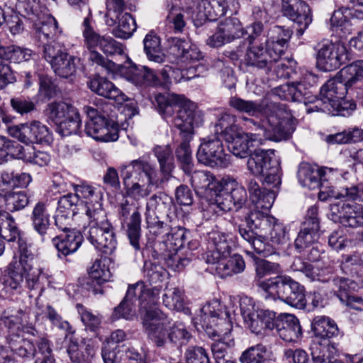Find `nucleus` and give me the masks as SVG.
Instances as JSON below:
<instances>
[{
    "label": "nucleus",
    "instance_id": "obj_41",
    "mask_svg": "<svg viewBox=\"0 0 363 363\" xmlns=\"http://www.w3.org/2000/svg\"><path fill=\"white\" fill-rule=\"evenodd\" d=\"M118 18V26L113 30L112 33L116 38L121 39L130 38L136 30L135 19L128 13H121L116 15Z\"/></svg>",
    "mask_w": 363,
    "mask_h": 363
},
{
    "label": "nucleus",
    "instance_id": "obj_35",
    "mask_svg": "<svg viewBox=\"0 0 363 363\" xmlns=\"http://www.w3.org/2000/svg\"><path fill=\"white\" fill-rule=\"evenodd\" d=\"M210 264L213 265V269L222 278L240 273L245 268V263L242 257L238 254L233 256H230V254L220 256L215 263Z\"/></svg>",
    "mask_w": 363,
    "mask_h": 363
},
{
    "label": "nucleus",
    "instance_id": "obj_18",
    "mask_svg": "<svg viewBox=\"0 0 363 363\" xmlns=\"http://www.w3.org/2000/svg\"><path fill=\"white\" fill-rule=\"evenodd\" d=\"M64 50L65 48H56L54 45H48L43 50V55L57 75L68 78L76 72L77 58L63 51Z\"/></svg>",
    "mask_w": 363,
    "mask_h": 363
},
{
    "label": "nucleus",
    "instance_id": "obj_22",
    "mask_svg": "<svg viewBox=\"0 0 363 363\" xmlns=\"http://www.w3.org/2000/svg\"><path fill=\"white\" fill-rule=\"evenodd\" d=\"M317 216L318 208L311 206L294 242L295 247L298 252H301L318 240L320 225Z\"/></svg>",
    "mask_w": 363,
    "mask_h": 363
},
{
    "label": "nucleus",
    "instance_id": "obj_46",
    "mask_svg": "<svg viewBox=\"0 0 363 363\" xmlns=\"http://www.w3.org/2000/svg\"><path fill=\"white\" fill-rule=\"evenodd\" d=\"M0 235L9 242L14 241L19 235L16 224L10 214L0 208Z\"/></svg>",
    "mask_w": 363,
    "mask_h": 363
},
{
    "label": "nucleus",
    "instance_id": "obj_15",
    "mask_svg": "<svg viewBox=\"0 0 363 363\" xmlns=\"http://www.w3.org/2000/svg\"><path fill=\"white\" fill-rule=\"evenodd\" d=\"M34 37L43 46L54 45L56 48H66L65 35L59 28L57 20L52 16H42L33 25Z\"/></svg>",
    "mask_w": 363,
    "mask_h": 363
},
{
    "label": "nucleus",
    "instance_id": "obj_27",
    "mask_svg": "<svg viewBox=\"0 0 363 363\" xmlns=\"http://www.w3.org/2000/svg\"><path fill=\"white\" fill-rule=\"evenodd\" d=\"M75 201L74 196L66 198L65 196L58 200L55 223L58 229L65 233L72 230V217L77 213H81L73 206V202Z\"/></svg>",
    "mask_w": 363,
    "mask_h": 363
},
{
    "label": "nucleus",
    "instance_id": "obj_64",
    "mask_svg": "<svg viewBox=\"0 0 363 363\" xmlns=\"http://www.w3.org/2000/svg\"><path fill=\"white\" fill-rule=\"evenodd\" d=\"M263 185L267 189H274L281 184L280 167L277 161L265 171Z\"/></svg>",
    "mask_w": 363,
    "mask_h": 363
},
{
    "label": "nucleus",
    "instance_id": "obj_55",
    "mask_svg": "<svg viewBox=\"0 0 363 363\" xmlns=\"http://www.w3.org/2000/svg\"><path fill=\"white\" fill-rule=\"evenodd\" d=\"M154 155L160 164V171L169 174L172 169V150L169 145H157L153 149Z\"/></svg>",
    "mask_w": 363,
    "mask_h": 363
},
{
    "label": "nucleus",
    "instance_id": "obj_39",
    "mask_svg": "<svg viewBox=\"0 0 363 363\" xmlns=\"http://www.w3.org/2000/svg\"><path fill=\"white\" fill-rule=\"evenodd\" d=\"M238 130V125H235V117L229 113H222L218 119V122L214 126V132L217 135L220 136L225 140H230Z\"/></svg>",
    "mask_w": 363,
    "mask_h": 363
},
{
    "label": "nucleus",
    "instance_id": "obj_1",
    "mask_svg": "<svg viewBox=\"0 0 363 363\" xmlns=\"http://www.w3.org/2000/svg\"><path fill=\"white\" fill-rule=\"evenodd\" d=\"M247 126L257 133H245L238 130L230 140L229 148L236 157L245 158L249 155L250 147L262 145L264 140L276 142L289 139L295 130L291 112L283 104L268 106L266 117L261 123L244 118Z\"/></svg>",
    "mask_w": 363,
    "mask_h": 363
},
{
    "label": "nucleus",
    "instance_id": "obj_37",
    "mask_svg": "<svg viewBox=\"0 0 363 363\" xmlns=\"http://www.w3.org/2000/svg\"><path fill=\"white\" fill-rule=\"evenodd\" d=\"M122 228L125 231L130 245L135 250L140 249L141 216L138 210L135 211L129 218L121 219Z\"/></svg>",
    "mask_w": 363,
    "mask_h": 363
},
{
    "label": "nucleus",
    "instance_id": "obj_7",
    "mask_svg": "<svg viewBox=\"0 0 363 363\" xmlns=\"http://www.w3.org/2000/svg\"><path fill=\"white\" fill-rule=\"evenodd\" d=\"M83 27L84 45L91 52L89 60L109 72L117 71L118 65L104 57L96 49L107 55H121L124 50L123 45L109 35L96 33L91 26L89 17L84 18Z\"/></svg>",
    "mask_w": 363,
    "mask_h": 363
},
{
    "label": "nucleus",
    "instance_id": "obj_51",
    "mask_svg": "<svg viewBox=\"0 0 363 363\" xmlns=\"http://www.w3.org/2000/svg\"><path fill=\"white\" fill-rule=\"evenodd\" d=\"M229 106L237 111L246 113L250 116H254L262 111V106L259 103L245 100L237 96L230 99Z\"/></svg>",
    "mask_w": 363,
    "mask_h": 363
},
{
    "label": "nucleus",
    "instance_id": "obj_36",
    "mask_svg": "<svg viewBox=\"0 0 363 363\" xmlns=\"http://www.w3.org/2000/svg\"><path fill=\"white\" fill-rule=\"evenodd\" d=\"M352 7H342L335 11L330 18L332 26L340 28L341 30L350 27V18L363 19V10L355 9L356 6H363V0H350Z\"/></svg>",
    "mask_w": 363,
    "mask_h": 363
},
{
    "label": "nucleus",
    "instance_id": "obj_5",
    "mask_svg": "<svg viewBox=\"0 0 363 363\" xmlns=\"http://www.w3.org/2000/svg\"><path fill=\"white\" fill-rule=\"evenodd\" d=\"M121 172L127 195L136 201L148 196L157 186V168L144 157L121 165Z\"/></svg>",
    "mask_w": 363,
    "mask_h": 363
},
{
    "label": "nucleus",
    "instance_id": "obj_29",
    "mask_svg": "<svg viewBox=\"0 0 363 363\" xmlns=\"http://www.w3.org/2000/svg\"><path fill=\"white\" fill-rule=\"evenodd\" d=\"M160 205H164L165 208H169V198L163 194H155L150 197L146 204L145 218L147 228L150 232L155 236H159L164 233L166 234L169 230V226L163 222L155 220V218H152L151 211L157 207L160 208Z\"/></svg>",
    "mask_w": 363,
    "mask_h": 363
},
{
    "label": "nucleus",
    "instance_id": "obj_34",
    "mask_svg": "<svg viewBox=\"0 0 363 363\" xmlns=\"http://www.w3.org/2000/svg\"><path fill=\"white\" fill-rule=\"evenodd\" d=\"M89 87L96 94L114 100L118 104H123L128 97L111 82L106 78L97 77L89 82Z\"/></svg>",
    "mask_w": 363,
    "mask_h": 363
},
{
    "label": "nucleus",
    "instance_id": "obj_54",
    "mask_svg": "<svg viewBox=\"0 0 363 363\" xmlns=\"http://www.w3.org/2000/svg\"><path fill=\"white\" fill-rule=\"evenodd\" d=\"M89 274L98 284L108 281L111 278V273L105 259L95 260L89 270Z\"/></svg>",
    "mask_w": 363,
    "mask_h": 363
},
{
    "label": "nucleus",
    "instance_id": "obj_20",
    "mask_svg": "<svg viewBox=\"0 0 363 363\" xmlns=\"http://www.w3.org/2000/svg\"><path fill=\"white\" fill-rule=\"evenodd\" d=\"M238 2L236 0H199L195 3L198 21L206 19L216 21L226 14L228 10L236 11Z\"/></svg>",
    "mask_w": 363,
    "mask_h": 363
},
{
    "label": "nucleus",
    "instance_id": "obj_31",
    "mask_svg": "<svg viewBox=\"0 0 363 363\" xmlns=\"http://www.w3.org/2000/svg\"><path fill=\"white\" fill-rule=\"evenodd\" d=\"M273 150L255 149L250 155L247 162V169L255 176L264 175L265 171L273 164Z\"/></svg>",
    "mask_w": 363,
    "mask_h": 363
},
{
    "label": "nucleus",
    "instance_id": "obj_53",
    "mask_svg": "<svg viewBox=\"0 0 363 363\" xmlns=\"http://www.w3.org/2000/svg\"><path fill=\"white\" fill-rule=\"evenodd\" d=\"M174 49H177V55L184 62L199 61L203 57L198 47L189 42H181Z\"/></svg>",
    "mask_w": 363,
    "mask_h": 363
},
{
    "label": "nucleus",
    "instance_id": "obj_4",
    "mask_svg": "<svg viewBox=\"0 0 363 363\" xmlns=\"http://www.w3.org/2000/svg\"><path fill=\"white\" fill-rule=\"evenodd\" d=\"M18 249L19 255L13 256L6 267L4 285L8 291L21 293L25 280L28 289H37L40 285L43 270L33 266L34 254L31 250V244L19 238Z\"/></svg>",
    "mask_w": 363,
    "mask_h": 363
},
{
    "label": "nucleus",
    "instance_id": "obj_12",
    "mask_svg": "<svg viewBox=\"0 0 363 363\" xmlns=\"http://www.w3.org/2000/svg\"><path fill=\"white\" fill-rule=\"evenodd\" d=\"M88 121L85 125L87 135L101 142L116 141L118 138V125L99 114V111L91 106H84Z\"/></svg>",
    "mask_w": 363,
    "mask_h": 363
},
{
    "label": "nucleus",
    "instance_id": "obj_25",
    "mask_svg": "<svg viewBox=\"0 0 363 363\" xmlns=\"http://www.w3.org/2000/svg\"><path fill=\"white\" fill-rule=\"evenodd\" d=\"M140 314L143 319V326L149 334L150 338L160 339L159 335L164 327L169 323L167 316L158 308H146L142 306L140 309Z\"/></svg>",
    "mask_w": 363,
    "mask_h": 363
},
{
    "label": "nucleus",
    "instance_id": "obj_50",
    "mask_svg": "<svg viewBox=\"0 0 363 363\" xmlns=\"http://www.w3.org/2000/svg\"><path fill=\"white\" fill-rule=\"evenodd\" d=\"M130 80L135 85H151L159 86L162 84L161 80L157 74L151 69L143 67L142 69H135Z\"/></svg>",
    "mask_w": 363,
    "mask_h": 363
},
{
    "label": "nucleus",
    "instance_id": "obj_2",
    "mask_svg": "<svg viewBox=\"0 0 363 363\" xmlns=\"http://www.w3.org/2000/svg\"><path fill=\"white\" fill-rule=\"evenodd\" d=\"M241 314L247 327L257 335L279 337L282 340L302 338V330L298 319L293 314L275 313L262 309L255 300L243 296L240 302Z\"/></svg>",
    "mask_w": 363,
    "mask_h": 363
},
{
    "label": "nucleus",
    "instance_id": "obj_59",
    "mask_svg": "<svg viewBox=\"0 0 363 363\" xmlns=\"http://www.w3.org/2000/svg\"><path fill=\"white\" fill-rule=\"evenodd\" d=\"M328 193L330 198L341 199L346 197L350 200L363 201V184L345 188L342 192H336L334 189H332Z\"/></svg>",
    "mask_w": 363,
    "mask_h": 363
},
{
    "label": "nucleus",
    "instance_id": "obj_10",
    "mask_svg": "<svg viewBox=\"0 0 363 363\" xmlns=\"http://www.w3.org/2000/svg\"><path fill=\"white\" fill-rule=\"evenodd\" d=\"M89 223L87 239L99 251L111 255L117 241L113 227L106 218V213L86 218Z\"/></svg>",
    "mask_w": 363,
    "mask_h": 363
},
{
    "label": "nucleus",
    "instance_id": "obj_40",
    "mask_svg": "<svg viewBox=\"0 0 363 363\" xmlns=\"http://www.w3.org/2000/svg\"><path fill=\"white\" fill-rule=\"evenodd\" d=\"M18 148L17 159L39 166H45L50 160V155L43 151H36L33 145L21 146Z\"/></svg>",
    "mask_w": 363,
    "mask_h": 363
},
{
    "label": "nucleus",
    "instance_id": "obj_16",
    "mask_svg": "<svg viewBox=\"0 0 363 363\" xmlns=\"http://www.w3.org/2000/svg\"><path fill=\"white\" fill-rule=\"evenodd\" d=\"M317 66L324 72H330L338 69L342 65L350 60L349 52L342 43H326L318 50Z\"/></svg>",
    "mask_w": 363,
    "mask_h": 363
},
{
    "label": "nucleus",
    "instance_id": "obj_63",
    "mask_svg": "<svg viewBox=\"0 0 363 363\" xmlns=\"http://www.w3.org/2000/svg\"><path fill=\"white\" fill-rule=\"evenodd\" d=\"M57 125L60 133L63 136L77 133L81 126V120L79 112L77 111L76 115L70 116L64 119Z\"/></svg>",
    "mask_w": 363,
    "mask_h": 363
},
{
    "label": "nucleus",
    "instance_id": "obj_49",
    "mask_svg": "<svg viewBox=\"0 0 363 363\" xmlns=\"http://www.w3.org/2000/svg\"><path fill=\"white\" fill-rule=\"evenodd\" d=\"M268 228H271L269 237L272 245L282 246L289 242V230L284 223L274 218V222L271 223Z\"/></svg>",
    "mask_w": 363,
    "mask_h": 363
},
{
    "label": "nucleus",
    "instance_id": "obj_26",
    "mask_svg": "<svg viewBox=\"0 0 363 363\" xmlns=\"http://www.w3.org/2000/svg\"><path fill=\"white\" fill-rule=\"evenodd\" d=\"M50 218L48 203L38 201L33 208L30 219L34 230L41 236L43 242L51 238Z\"/></svg>",
    "mask_w": 363,
    "mask_h": 363
},
{
    "label": "nucleus",
    "instance_id": "obj_60",
    "mask_svg": "<svg viewBox=\"0 0 363 363\" xmlns=\"http://www.w3.org/2000/svg\"><path fill=\"white\" fill-rule=\"evenodd\" d=\"M167 238L165 242L169 245V247L173 251H177L182 248L186 242L185 229L181 227L172 228L171 230L166 233Z\"/></svg>",
    "mask_w": 363,
    "mask_h": 363
},
{
    "label": "nucleus",
    "instance_id": "obj_6",
    "mask_svg": "<svg viewBox=\"0 0 363 363\" xmlns=\"http://www.w3.org/2000/svg\"><path fill=\"white\" fill-rule=\"evenodd\" d=\"M155 105L159 113L166 120L172 118L177 111L172 123L182 133L192 134L194 129L202 123L201 115L194 111L193 104L184 96L158 94L155 96Z\"/></svg>",
    "mask_w": 363,
    "mask_h": 363
},
{
    "label": "nucleus",
    "instance_id": "obj_45",
    "mask_svg": "<svg viewBox=\"0 0 363 363\" xmlns=\"http://www.w3.org/2000/svg\"><path fill=\"white\" fill-rule=\"evenodd\" d=\"M67 353L72 362L77 363H88L93 355V349L86 342H69Z\"/></svg>",
    "mask_w": 363,
    "mask_h": 363
},
{
    "label": "nucleus",
    "instance_id": "obj_58",
    "mask_svg": "<svg viewBox=\"0 0 363 363\" xmlns=\"http://www.w3.org/2000/svg\"><path fill=\"white\" fill-rule=\"evenodd\" d=\"M5 202L10 211H18L28 204V197L24 191H10L5 194Z\"/></svg>",
    "mask_w": 363,
    "mask_h": 363
},
{
    "label": "nucleus",
    "instance_id": "obj_43",
    "mask_svg": "<svg viewBox=\"0 0 363 363\" xmlns=\"http://www.w3.org/2000/svg\"><path fill=\"white\" fill-rule=\"evenodd\" d=\"M245 61L247 65L259 68H263L272 63L269 55L262 44L250 47L245 54Z\"/></svg>",
    "mask_w": 363,
    "mask_h": 363
},
{
    "label": "nucleus",
    "instance_id": "obj_3",
    "mask_svg": "<svg viewBox=\"0 0 363 363\" xmlns=\"http://www.w3.org/2000/svg\"><path fill=\"white\" fill-rule=\"evenodd\" d=\"M363 83V60H357L340 70L338 74L322 86L320 98L316 99L307 112L321 111L332 116H345V111L356 108L354 102L344 98L349 88Z\"/></svg>",
    "mask_w": 363,
    "mask_h": 363
},
{
    "label": "nucleus",
    "instance_id": "obj_30",
    "mask_svg": "<svg viewBox=\"0 0 363 363\" xmlns=\"http://www.w3.org/2000/svg\"><path fill=\"white\" fill-rule=\"evenodd\" d=\"M247 189L255 208L269 211L275 200L277 191L267 187L260 188L253 179L248 182Z\"/></svg>",
    "mask_w": 363,
    "mask_h": 363
},
{
    "label": "nucleus",
    "instance_id": "obj_14",
    "mask_svg": "<svg viewBox=\"0 0 363 363\" xmlns=\"http://www.w3.org/2000/svg\"><path fill=\"white\" fill-rule=\"evenodd\" d=\"M8 133L26 145H32L34 143L48 144L52 140L49 128L38 121L9 126Z\"/></svg>",
    "mask_w": 363,
    "mask_h": 363
},
{
    "label": "nucleus",
    "instance_id": "obj_57",
    "mask_svg": "<svg viewBox=\"0 0 363 363\" xmlns=\"http://www.w3.org/2000/svg\"><path fill=\"white\" fill-rule=\"evenodd\" d=\"M284 91H287L294 101L306 104V99L309 94L308 87L304 81L293 82L283 86Z\"/></svg>",
    "mask_w": 363,
    "mask_h": 363
},
{
    "label": "nucleus",
    "instance_id": "obj_33",
    "mask_svg": "<svg viewBox=\"0 0 363 363\" xmlns=\"http://www.w3.org/2000/svg\"><path fill=\"white\" fill-rule=\"evenodd\" d=\"M53 245L56 247L59 253L64 256L69 255L75 252L83 241V236L78 230L72 229L66 234L52 237L51 238Z\"/></svg>",
    "mask_w": 363,
    "mask_h": 363
},
{
    "label": "nucleus",
    "instance_id": "obj_17",
    "mask_svg": "<svg viewBox=\"0 0 363 363\" xmlns=\"http://www.w3.org/2000/svg\"><path fill=\"white\" fill-rule=\"evenodd\" d=\"M196 157L200 163L211 167H226L230 163V155L225 153L218 138L203 139L197 150Z\"/></svg>",
    "mask_w": 363,
    "mask_h": 363
},
{
    "label": "nucleus",
    "instance_id": "obj_21",
    "mask_svg": "<svg viewBox=\"0 0 363 363\" xmlns=\"http://www.w3.org/2000/svg\"><path fill=\"white\" fill-rule=\"evenodd\" d=\"M333 219L346 227H363V206L340 201L330 207Z\"/></svg>",
    "mask_w": 363,
    "mask_h": 363
},
{
    "label": "nucleus",
    "instance_id": "obj_28",
    "mask_svg": "<svg viewBox=\"0 0 363 363\" xmlns=\"http://www.w3.org/2000/svg\"><path fill=\"white\" fill-rule=\"evenodd\" d=\"M197 21L194 0H185L182 7H172L166 17V22L172 25L175 31L181 32L186 25V19Z\"/></svg>",
    "mask_w": 363,
    "mask_h": 363
},
{
    "label": "nucleus",
    "instance_id": "obj_32",
    "mask_svg": "<svg viewBox=\"0 0 363 363\" xmlns=\"http://www.w3.org/2000/svg\"><path fill=\"white\" fill-rule=\"evenodd\" d=\"M190 180L195 191L204 196H210L220 188V182L208 171H194Z\"/></svg>",
    "mask_w": 363,
    "mask_h": 363
},
{
    "label": "nucleus",
    "instance_id": "obj_56",
    "mask_svg": "<svg viewBox=\"0 0 363 363\" xmlns=\"http://www.w3.org/2000/svg\"><path fill=\"white\" fill-rule=\"evenodd\" d=\"M164 306L175 311H182L184 308L183 292L178 288L166 289L162 297Z\"/></svg>",
    "mask_w": 363,
    "mask_h": 363
},
{
    "label": "nucleus",
    "instance_id": "obj_11",
    "mask_svg": "<svg viewBox=\"0 0 363 363\" xmlns=\"http://www.w3.org/2000/svg\"><path fill=\"white\" fill-rule=\"evenodd\" d=\"M340 174L331 168L323 167L318 168L316 166H312L308 163H303L300 165L298 171V179L303 186L310 189H315L321 187L329 189L328 191L322 190L319 194L320 200H325L328 196L330 189H334L333 186H328L324 182L328 181L334 182Z\"/></svg>",
    "mask_w": 363,
    "mask_h": 363
},
{
    "label": "nucleus",
    "instance_id": "obj_13",
    "mask_svg": "<svg viewBox=\"0 0 363 363\" xmlns=\"http://www.w3.org/2000/svg\"><path fill=\"white\" fill-rule=\"evenodd\" d=\"M75 194L65 195L66 198L74 196L73 206L86 218L105 213L102 208L103 194L100 189L89 184H82L74 187Z\"/></svg>",
    "mask_w": 363,
    "mask_h": 363
},
{
    "label": "nucleus",
    "instance_id": "obj_47",
    "mask_svg": "<svg viewBox=\"0 0 363 363\" xmlns=\"http://www.w3.org/2000/svg\"><path fill=\"white\" fill-rule=\"evenodd\" d=\"M223 182L226 189L228 191L231 202L235 204V211L240 209L247 201L245 189L233 179H228Z\"/></svg>",
    "mask_w": 363,
    "mask_h": 363
},
{
    "label": "nucleus",
    "instance_id": "obj_19",
    "mask_svg": "<svg viewBox=\"0 0 363 363\" xmlns=\"http://www.w3.org/2000/svg\"><path fill=\"white\" fill-rule=\"evenodd\" d=\"M245 35V29L237 18H228L220 21L216 31L206 40L211 48H218L225 43Z\"/></svg>",
    "mask_w": 363,
    "mask_h": 363
},
{
    "label": "nucleus",
    "instance_id": "obj_38",
    "mask_svg": "<svg viewBox=\"0 0 363 363\" xmlns=\"http://www.w3.org/2000/svg\"><path fill=\"white\" fill-rule=\"evenodd\" d=\"M312 328L315 337L317 338L340 339L343 337L334 321L324 316L315 318L312 324Z\"/></svg>",
    "mask_w": 363,
    "mask_h": 363
},
{
    "label": "nucleus",
    "instance_id": "obj_9",
    "mask_svg": "<svg viewBox=\"0 0 363 363\" xmlns=\"http://www.w3.org/2000/svg\"><path fill=\"white\" fill-rule=\"evenodd\" d=\"M223 314V306L217 299H213L206 303L201 309V314L194 318V322L201 325L209 338L217 336L218 340L228 338L231 332L232 325L230 322L220 318Z\"/></svg>",
    "mask_w": 363,
    "mask_h": 363
},
{
    "label": "nucleus",
    "instance_id": "obj_44",
    "mask_svg": "<svg viewBox=\"0 0 363 363\" xmlns=\"http://www.w3.org/2000/svg\"><path fill=\"white\" fill-rule=\"evenodd\" d=\"M143 43L144 50L150 60L157 63L164 61V55L162 50L160 40L157 35L150 32L145 37Z\"/></svg>",
    "mask_w": 363,
    "mask_h": 363
},
{
    "label": "nucleus",
    "instance_id": "obj_23",
    "mask_svg": "<svg viewBox=\"0 0 363 363\" xmlns=\"http://www.w3.org/2000/svg\"><path fill=\"white\" fill-rule=\"evenodd\" d=\"M281 12L284 16L297 23V31L300 35L312 22L311 9L302 0H282Z\"/></svg>",
    "mask_w": 363,
    "mask_h": 363
},
{
    "label": "nucleus",
    "instance_id": "obj_24",
    "mask_svg": "<svg viewBox=\"0 0 363 363\" xmlns=\"http://www.w3.org/2000/svg\"><path fill=\"white\" fill-rule=\"evenodd\" d=\"M231 235L219 231L208 234V251L206 253V263H215L220 256L229 255L232 250Z\"/></svg>",
    "mask_w": 363,
    "mask_h": 363
},
{
    "label": "nucleus",
    "instance_id": "obj_42",
    "mask_svg": "<svg viewBox=\"0 0 363 363\" xmlns=\"http://www.w3.org/2000/svg\"><path fill=\"white\" fill-rule=\"evenodd\" d=\"M77 111L73 106L65 102H53L46 108L49 118L57 125L69 116L76 115Z\"/></svg>",
    "mask_w": 363,
    "mask_h": 363
},
{
    "label": "nucleus",
    "instance_id": "obj_52",
    "mask_svg": "<svg viewBox=\"0 0 363 363\" xmlns=\"http://www.w3.org/2000/svg\"><path fill=\"white\" fill-rule=\"evenodd\" d=\"M313 360L323 363L325 359H330L336 352L334 344L328 342H312L310 346Z\"/></svg>",
    "mask_w": 363,
    "mask_h": 363
},
{
    "label": "nucleus",
    "instance_id": "obj_8",
    "mask_svg": "<svg viewBox=\"0 0 363 363\" xmlns=\"http://www.w3.org/2000/svg\"><path fill=\"white\" fill-rule=\"evenodd\" d=\"M260 288L286 304L303 309L306 306L304 288L287 276H277L259 284Z\"/></svg>",
    "mask_w": 363,
    "mask_h": 363
},
{
    "label": "nucleus",
    "instance_id": "obj_62",
    "mask_svg": "<svg viewBox=\"0 0 363 363\" xmlns=\"http://www.w3.org/2000/svg\"><path fill=\"white\" fill-rule=\"evenodd\" d=\"M267 352V347L262 344H258L245 351L240 357V361L242 363H261L264 360Z\"/></svg>",
    "mask_w": 363,
    "mask_h": 363
},
{
    "label": "nucleus",
    "instance_id": "obj_48",
    "mask_svg": "<svg viewBox=\"0 0 363 363\" xmlns=\"http://www.w3.org/2000/svg\"><path fill=\"white\" fill-rule=\"evenodd\" d=\"M268 211L255 208L246 218V223L250 229L265 230L271 223L274 222V217L269 216Z\"/></svg>",
    "mask_w": 363,
    "mask_h": 363
},
{
    "label": "nucleus",
    "instance_id": "obj_61",
    "mask_svg": "<svg viewBox=\"0 0 363 363\" xmlns=\"http://www.w3.org/2000/svg\"><path fill=\"white\" fill-rule=\"evenodd\" d=\"M176 157L180 162L182 169L187 174L192 172V157L190 147L188 143L183 142L176 150Z\"/></svg>",
    "mask_w": 363,
    "mask_h": 363
}]
</instances>
